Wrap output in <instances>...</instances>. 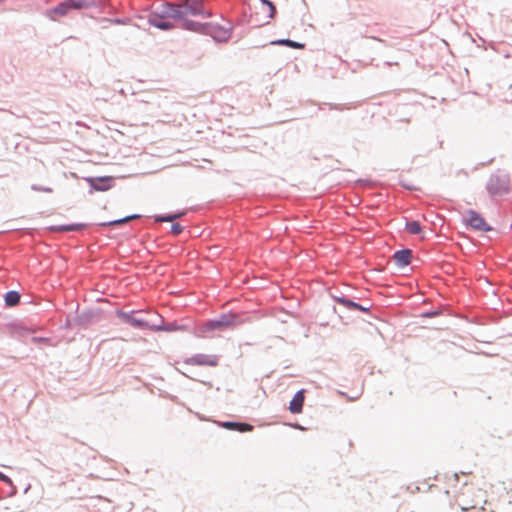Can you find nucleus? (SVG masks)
I'll return each mask as SVG.
<instances>
[{
	"mask_svg": "<svg viewBox=\"0 0 512 512\" xmlns=\"http://www.w3.org/2000/svg\"><path fill=\"white\" fill-rule=\"evenodd\" d=\"M183 230H184V226H182L178 222H173L171 225L170 233L174 236H178L179 234H181L183 232Z\"/></svg>",
	"mask_w": 512,
	"mask_h": 512,
	"instance_id": "393cba45",
	"label": "nucleus"
},
{
	"mask_svg": "<svg viewBox=\"0 0 512 512\" xmlns=\"http://www.w3.org/2000/svg\"><path fill=\"white\" fill-rule=\"evenodd\" d=\"M140 311H128L125 312L123 310H117L116 314L121 319L122 322L131 325L134 328L141 329V330H151V326L148 321H146L143 318L136 317L135 314L139 313Z\"/></svg>",
	"mask_w": 512,
	"mask_h": 512,
	"instance_id": "423d86ee",
	"label": "nucleus"
},
{
	"mask_svg": "<svg viewBox=\"0 0 512 512\" xmlns=\"http://www.w3.org/2000/svg\"><path fill=\"white\" fill-rule=\"evenodd\" d=\"M305 401V389L298 390L289 403V411L292 414H300L303 411Z\"/></svg>",
	"mask_w": 512,
	"mask_h": 512,
	"instance_id": "ddd939ff",
	"label": "nucleus"
},
{
	"mask_svg": "<svg viewBox=\"0 0 512 512\" xmlns=\"http://www.w3.org/2000/svg\"><path fill=\"white\" fill-rule=\"evenodd\" d=\"M185 215V211H177L165 214L154 215L155 222H173L174 220L181 218Z\"/></svg>",
	"mask_w": 512,
	"mask_h": 512,
	"instance_id": "6ab92c4d",
	"label": "nucleus"
},
{
	"mask_svg": "<svg viewBox=\"0 0 512 512\" xmlns=\"http://www.w3.org/2000/svg\"><path fill=\"white\" fill-rule=\"evenodd\" d=\"M441 314H442V310L439 308V309H433V310H428V311L422 312V313H420L419 317L435 318V317L440 316Z\"/></svg>",
	"mask_w": 512,
	"mask_h": 512,
	"instance_id": "b1692460",
	"label": "nucleus"
},
{
	"mask_svg": "<svg viewBox=\"0 0 512 512\" xmlns=\"http://www.w3.org/2000/svg\"><path fill=\"white\" fill-rule=\"evenodd\" d=\"M31 189L36 192H46V193H52L53 189L48 186H42L38 184H32Z\"/></svg>",
	"mask_w": 512,
	"mask_h": 512,
	"instance_id": "bb28decb",
	"label": "nucleus"
},
{
	"mask_svg": "<svg viewBox=\"0 0 512 512\" xmlns=\"http://www.w3.org/2000/svg\"><path fill=\"white\" fill-rule=\"evenodd\" d=\"M71 10H83L92 7V0H68Z\"/></svg>",
	"mask_w": 512,
	"mask_h": 512,
	"instance_id": "4be33fe9",
	"label": "nucleus"
},
{
	"mask_svg": "<svg viewBox=\"0 0 512 512\" xmlns=\"http://www.w3.org/2000/svg\"><path fill=\"white\" fill-rule=\"evenodd\" d=\"M357 306L355 307L354 311H360V312H369L371 306H363L362 304L357 302Z\"/></svg>",
	"mask_w": 512,
	"mask_h": 512,
	"instance_id": "7c9ffc66",
	"label": "nucleus"
},
{
	"mask_svg": "<svg viewBox=\"0 0 512 512\" xmlns=\"http://www.w3.org/2000/svg\"><path fill=\"white\" fill-rule=\"evenodd\" d=\"M342 306H344L347 310L350 311H354L355 307H358L357 302L348 297L345 300H342Z\"/></svg>",
	"mask_w": 512,
	"mask_h": 512,
	"instance_id": "a878e982",
	"label": "nucleus"
},
{
	"mask_svg": "<svg viewBox=\"0 0 512 512\" xmlns=\"http://www.w3.org/2000/svg\"><path fill=\"white\" fill-rule=\"evenodd\" d=\"M71 11L68 0H64L54 6L50 12L57 14L58 16H66Z\"/></svg>",
	"mask_w": 512,
	"mask_h": 512,
	"instance_id": "412c9836",
	"label": "nucleus"
},
{
	"mask_svg": "<svg viewBox=\"0 0 512 512\" xmlns=\"http://www.w3.org/2000/svg\"><path fill=\"white\" fill-rule=\"evenodd\" d=\"M238 323H240V316L233 311H229L227 313L220 314L216 318L207 320L203 324V331L224 330L225 328Z\"/></svg>",
	"mask_w": 512,
	"mask_h": 512,
	"instance_id": "f03ea898",
	"label": "nucleus"
},
{
	"mask_svg": "<svg viewBox=\"0 0 512 512\" xmlns=\"http://www.w3.org/2000/svg\"><path fill=\"white\" fill-rule=\"evenodd\" d=\"M358 182H359V183H364V182H365V180L359 179V180H358Z\"/></svg>",
	"mask_w": 512,
	"mask_h": 512,
	"instance_id": "4c0bfd02",
	"label": "nucleus"
},
{
	"mask_svg": "<svg viewBox=\"0 0 512 512\" xmlns=\"http://www.w3.org/2000/svg\"><path fill=\"white\" fill-rule=\"evenodd\" d=\"M400 184L403 188H405L406 190H409V191H415V190H418V188L414 185H411V184H408L406 183L405 181H402L400 180Z\"/></svg>",
	"mask_w": 512,
	"mask_h": 512,
	"instance_id": "c756f323",
	"label": "nucleus"
},
{
	"mask_svg": "<svg viewBox=\"0 0 512 512\" xmlns=\"http://www.w3.org/2000/svg\"><path fill=\"white\" fill-rule=\"evenodd\" d=\"M219 426L230 431H238L240 433L250 432L253 430L254 426L247 422H239V421H223L219 422Z\"/></svg>",
	"mask_w": 512,
	"mask_h": 512,
	"instance_id": "4468645a",
	"label": "nucleus"
},
{
	"mask_svg": "<svg viewBox=\"0 0 512 512\" xmlns=\"http://www.w3.org/2000/svg\"><path fill=\"white\" fill-rule=\"evenodd\" d=\"M126 222H127V219L125 216V217H122L119 219H115V220H111V221H107V222H101L98 225L101 227H114V226H118V225L126 223Z\"/></svg>",
	"mask_w": 512,
	"mask_h": 512,
	"instance_id": "5701e85b",
	"label": "nucleus"
},
{
	"mask_svg": "<svg viewBox=\"0 0 512 512\" xmlns=\"http://www.w3.org/2000/svg\"><path fill=\"white\" fill-rule=\"evenodd\" d=\"M201 16H202V17H204V18H209V17H211V16H212V13H211V12H208V11H206V10L204 9V15H201Z\"/></svg>",
	"mask_w": 512,
	"mask_h": 512,
	"instance_id": "f704fd0d",
	"label": "nucleus"
},
{
	"mask_svg": "<svg viewBox=\"0 0 512 512\" xmlns=\"http://www.w3.org/2000/svg\"><path fill=\"white\" fill-rule=\"evenodd\" d=\"M201 1H197V2H188V3H185V4H181V11L183 13V17L187 15H192V16H199V15H204V8L202 7L201 5Z\"/></svg>",
	"mask_w": 512,
	"mask_h": 512,
	"instance_id": "2eb2a0df",
	"label": "nucleus"
},
{
	"mask_svg": "<svg viewBox=\"0 0 512 512\" xmlns=\"http://www.w3.org/2000/svg\"><path fill=\"white\" fill-rule=\"evenodd\" d=\"M84 180L89 185V193L94 192H106L112 189L115 185L116 178L114 176H89L85 177Z\"/></svg>",
	"mask_w": 512,
	"mask_h": 512,
	"instance_id": "7ed1b4c3",
	"label": "nucleus"
},
{
	"mask_svg": "<svg viewBox=\"0 0 512 512\" xmlns=\"http://www.w3.org/2000/svg\"><path fill=\"white\" fill-rule=\"evenodd\" d=\"M467 213L468 217L465 219L467 226L482 232H489L493 229L477 211L470 209Z\"/></svg>",
	"mask_w": 512,
	"mask_h": 512,
	"instance_id": "0eeeda50",
	"label": "nucleus"
},
{
	"mask_svg": "<svg viewBox=\"0 0 512 512\" xmlns=\"http://www.w3.org/2000/svg\"><path fill=\"white\" fill-rule=\"evenodd\" d=\"M185 363L197 366L215 367L218 365V358L215 355H206L200 353L186 359Z\"/></svg>",
	"mask_w": 512,
	"mask_h": 512,
	"instance_id": "6e6552de",
	"label": "nucleus"
},
{
	"mask_svg": "<svg viewBox=\"0 0 512 512\" xmlns=\"http://www.w3.org/2000/svg\"><path fill=\"white\" fill-rule=\"evenodd\" d=\"M88 227L87 223H70L61 225H51L48 230L52 233L79 232Z\"/></svg>",
	"mask_w": 512,
	"mask_h": 512,
	"instance_id": "9d476101",
	"label": "nucleus"
},
{
	"mask_svg": "<svg viewBox=\"0 0 512 512\" xmlns=\"http://www.w3.org/2000/svg\"><path fill=\"white\" fill-rule=\"evenodd\" d=\"M233 26L231 23L228 26H223L213 22H207L203 35H209L216 42H227L232 34Z\"/></svg>",
	"mask_w": 512,
	"mask_h": 512,
	"instance_id": "20e7f679",
	"label": "nucleus"
},
{
	"mask_svg": "<svg viewBox=\"0 0 512 512\" xmlns=\"http://www.w3.org/2000/svg\"><path fill=\"white\" fill-rule=\"evenodd\" d=\"M331 297L333 298V300L342 305V300H345L347 298L346 295H344L343 293H339V294H331Z\"/></svg>",
	"mask_w": 512,
	"mask_h": 512,
	"instance_id": "c85d7f7f",
	"label": "nucleus"
},
{
	"mask_svg": "<svg viewBox=\"0 0 512 512\" xmlns=\"http://www.w3.org/2000/svg\"><path fill=\"white\" fill-rule=\"evenodd\" d=\"M486 190L492 198L507 194L510 190L509 175L503 171L491 174L486 183Z\"/></svg>",
	"mask_w": 512,
	"mask_h": 512,
	"instance_id": "f257e3e1",
	"label": "nucleus"
},
{
	"mask_svg": "<svg viewBox=\"0 0 512 512\" xmlns=\"http://www.w3.org/2000/svg\"><path fill=\"white\" fill-rule=\"evenodd\" d=\"M148 23L151 26H153L157 29H160L162 31H170L175 27L171 21H169L166 18L160 17L159 15L153 13L152 11L150 12L149 17H148Z\"/></svg>",
	"mask_w": 512,
	"mask_h": 512,
	"instance_id": "9b49d317",
	"label": "nucleus"
},
{
	"mask_svg": "<svg viewBox=\"0 0 512 512\" xmlns=\"http://www.w3.org/2000/svg\"><path fill=\"white\" fill-rule=\"evenodd\" d=\"M4 0H0V3L3 2Z\"/></svg>",
	"mask_w": 512,
	"mask_h": 512,
	"instance_id": "58836bf2",
	"label": "nucleus"
},
{
	"mask_svg": "<svg viewBox=\"0 0 512 512\" xmlns=\"http://www.w3.org/2000/svg\"><path fill=\"white\" fill-rule=\"evenodd\" d=\"M152 12L168 20L173 19L178 21V19L183 18L181 4L177 2L164 1Z\"/></svg>",
	"mask_w": 512,
	"mask_h": 512,
	"instance_id": "39448f33",
	"label": "nucleus"
},
{
	"mask_svg": "<svg viewBox=\"0 0 512 512\" xmlns=\"http://www.w3.org/2000/svg\"><path fill=\"white\" fill-rule=\"evenodd\" d=\"M405 230L413 235H419L423 233L421 223L417 220H407L405 223Z\"/></svg>",
	"mask_w": 512,
	"mask_h": 512,
	"instance_id": "aec40b11",
	"label": "nucleus"
},
{
	"mask_svg": "<svg viewBox=\"0 0 512 512\" xmlns=\"http://www.w3.org/2000/svg\"><path fill=\"white\" fill-rule=\"evenodd\" d=\"M322 105H327L329 107V109L333 110H342V106L341 105H338V104H332V103H323Z\"/></svg>",
	"mask_w": 512,
	"mask_h": 512,
	"instance_id": "473e14b6",
	"label": "nucleus"
},
{
	"mask_svg": "<svg viewBox=\"0 0 512 512\" xmlns=\"http://www.w3.org/2000/svg\"><path fill=\"white\" fill-rule=\"evenodd\" d=\"M113 22L116 23V24H124V20L119 19V18L113 20Z\"/></svg>",
	"mask_w": 512,
	"mask_h": 512,
	"instance_id": "e433bc0d",
	"label": "nucleus"
},
{
	"mask_svg": "<svg viewBox=\"0 0 512 512\" xmlns=\"http://www.w3.org/2000/svg\"><path fill=\"white\" fill-rule=\"evenodd\" d=\"M138 218H141L140 214H130V215L126 216L127 222L130 220H133V219H138Z\"/></svg>",
	"mask_w": 512,
	"mask_h": 512,
	"instance_id": "72a5a7b5",
	"label": "nucleus"
},
{
	"mask_svg": "<svg viewBox=\"0 0 512 512\" xmlns=\"http://www.w3.org/2000/svg\"><path fill=\"white\" fill-rule=\"evenodd\" d=\"M186 325H180L177 322H161L158 325H152L151 330L153 331H164V332H175L186 330Z\"/></svg>",
	"mask_w": 512,
	"mask_h": 512,
	"instance_id": "dca6fc26",
	"label": "nucleus"
},
{
	"mask_svg": "<svg viewBox=\"0 0 512 512\" xmlns=\"http://www.w3.org/2000/svg\"><path fill=\"white\" fill-rule=\"evenodd\" d=\"M0 482L5 483V484L11 486L14 490H16V488L13 485L12 479L1 471H0Z\"/></svg>",
	"mask_w": 512,
	"mask_h": 512,
	"instance_id": "cd10ccee",
	"label": "nucleus"
},
{
	"mask_svg": "<svg viewBox=\"0 0 512 512\" xmlns=\"http://www.w3.org/2000/svg\"><path fill=\"white\" fill-rule=\"evenodd\" d=\"M392 257L398 268H404L411 263L413 252L409 248H402L396 250Z\"/></svg>",
	"mask_w": 512,
	"mask_h": 512,
	"instance_id": "1a4fd4ad",
	"label": "nucleus"
},
{
	"mask_svg": "<svg viewBox=\"0 0 512 512\" xmlns=\"http://www.w3.org/2000/svg\"><path fill=\"white\" fill-rule=\"evenodd\" d=\"M181 22L180 28L186 31H192L199 34H204L207 22H198L188 19L186 16L182 19H178Z\"/></svg>",
	"mask_w": 512,
	"mask_h": 512,
	"instance_id": "f8f14e48",
	"label": "nucleus"
},
{
	"mask_svg": "<svg viewBox=\"0 0 512 512\" xmlns=\"http://www.w3.org/2000/svg\"><path fill=\"white\" fill-rule=\"evenodd\" d=\"M270 44L271 45L286 46V47H289V48H292V49H302L305 46L304 43H301V42H298V41H294V40H291L289 38H281V39L272 40L270 42Z\"/></svg>",
	"mask_w": 512,
	"mask_h": 512,
	"instance_id": "a211bd4d",
	"label": "nucleus"
},
{
	"mask_svg": "<svg viewBox=\"0 0 512 512\" xmlns=\"http://www.w3.org/2000/svg\"><path fill=\"white\" fill-rule=\"evenodd\" d=\"M268 8H269V11H270V13H269V17H270V18H274L275 14H276V6H275V4L272 2V3L268 6Z\"/></svg>",
	"mask_w": 512,
	"mask_h": 512,
	"instance_id": "2f4dec72",
	"label": "nucleus"
},
{
	"mask_svg": "<svg viewBox=\"0 0 512 512\" xmlns=\"http://www.w3.org/2000/svg\"><path fill=\"white\" fill-rule=\"evenodd\" d=\"M21 294L16 290H9L4 294L6 307H14L20 303Z\"/></svg>",
	"mask_w": 512,
	"mask_h": 512,
	"instance_id": "f3484780",
	"label": "nucleus"
},
{
	"mask_svg": "<svg viewBox=\"0 0 512 512\" xmlns=\"http://www.w3.org/2000/svg\"><path fill=\"white\" fill-rule=\"evenodd\" d=\"M260 2L264 5H266L267 7L272 3V1H270V0H260Z\"/></svg>",
	"mask_w": 512,
	"mask_h": 512,
	"instance_id": "c9c22d12",
	"label": "nucleus"
}]
</instances>
